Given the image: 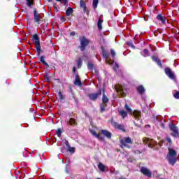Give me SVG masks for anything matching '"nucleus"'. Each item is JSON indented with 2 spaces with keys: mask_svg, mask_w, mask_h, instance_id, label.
Here are the masks:
<instances>
[{
  "mask_svg": "<svg viewBox=\"0 0 179 179\" xmlns=\"http://www.w3.org/2000/svg\"><path fill=\"white\" fill-rule=\"evenodd\" d=\"M166 159L171 166H174L177 162V152H176V150L169 148Z\"/></svg>",
  "mask_w": 179,
  "mask_h": 179,
  "instance_id": "nucleus-1",
  "label": "nucleus"
},
{
  "mask_svg": "<svg viewBox=\"0 0 179 179\" xmlns=\"http://www.w3.org/2000/svg\"><path fill=\"white\" fill-rule=\"evenodd\" d=\"M33 40H34L35 48L36 50L38 57H40L41 54V45H40V38L38 35L34 34L33 36Z\"/></svg>",
  "mask_w": 179,
  "mask_h": 179,
  "instance_id": "nucleus-2",
  "label": "nucleus"
},
{
  "mask_svg": "<svg viewBox=\"0 0 179 179\" xmlns=\"http://www.w3.org/2000/svg\"><path fill=\"white\" fill-rule=\"evenodd\" d=\"M79 39L80 43V51H85V50H86V47L90 43V41L86 38V36L80 37Z\"/></svg>",
  "mask_w": 179,
  "mask_h": 179,
  "instance_id": "nucleus-3",
  "label": "nucleus"
},
{
  "mask_svg": "<svg viewBox=\"0 0 179 179\" xmlns=\"http://www.w3.org/2000/svg\"><path fill=\"white\" fill-rule=\"evenodd\" d=\"M103 56L104 57V58H106V64H108L109 65H114L113 66L114 71H117L118 69V64L117 63H114V61L108 59V53L103 51Z\"/></svg>",
  "mask_w": 179,
  "mask_h": 179,
  "instance_id": "nucleus-4",
  "label": "nucleus"
},
{
  "mask_svg": "<svg viewBox=\"0 0 179 179\" xmlns=\"http://www.w3.org/2000/svg\"><path fill=\"white\" fill-rule=\"evenodd\" d=\"M115 90L122 97H125V96H127V90H125L124 86L120 85H115Z\"/></svg>",
  "mask_w": 179,
  "mask_h": 179,
  "instance_id": "nucleus-5",
  "label": "nucleus"
},
{
  "mask_svg": "<svg viewBox=\"0 0 179 179\" xmlns=\"http://www.w3.org/2000/svg\"><path fill=\"white\" fill-rule=\"evenodd\" d=\"M121 148H129L127 143H132V140L129 137H124L120 139Z\"/></svg>",
  "mask_w": 179,
  "mask_h": 179,
  "instance_id": "nucleus-6",
  "label": "nucleus"
},
{
  "mask_svg": "<svg viewBox=\"0 0 179 179\" xmlns=\"http://www.w3.org/2000/svg\"><path fill=\"white\" fill-rule=\"evenodd\" d=\"M108 103V97L106 96V94H103L102 97V103L101 104V111L103 113V111H106V107H107V103Z\"/></svg>",
  "mask_w": 179,
  "mask_h": 179,
  "instance_id": "nucleus-7",
  "label": "nucleus"
},
{
  "mask_svg": "<svg viewBox=\"0 0 179 179\" xmlns=\"http://www.w3.org/2000/svg\"><path fill=\"white\" fill-rule=\"evenodd\" d=\"M125 108L127 110V111L129 113H130V114H133V115H134V118H136V120L137 118H139L141 115V111H138V110H134L132 113V109H131V108L128 107V106L127 104L125 105Z\"/></svg>",
  "mask_w": 179,
  "mask_h": 179,
  "instance_id": "nucleus-8",
  "label": "nucleus"
},
{
  "mask_svg": "<svg viewBox=\"0 0 179 179\" xmlns=\"http://www.w3.org/2000/svg\"><path fill=\"white\" fill-rule=\"evenodd\" d=\"M34 20L37 24H40V22H41V16L37 13V8H34Z\"/></svg>",
  "mask_w": 179,
  "mask_h": 179,
  "instance_id": "nucleus-9",
  "label": "nucleus"
},
{
  "mask_svg": "<svg viewBox=\"0 0 179 179\" xmlns=\"http://www.w3.org/2000/svg\"><path fill=\"white\" fill-rule=\"evenodd\" d=\"M169 127L171 131H172V136H174L175 138H177V136H178L179 133H178V129L177 128V127H176V125L173 124H169Z\"/></svg>",
  "mask_w": 179,
  "mask_h": 179,
  "instance_id": "nucleus-10",
  "label": "nucleus"
},
{
  "mask_svg": "<svg viewBox=\"0 0 179 179\" xmlns=\"http://www.w3.org/2000/svg\"><path fill=\"white\" fill-rule=\"evenodd\" d=\"M144 143H147L149 146V148H153L155 145H157V143L155 142V140L150 139V138H145L143 140Z\"/></svg>",
  "mask_w": 179,
  "mask_h": 179,
  "instance_id": "nucleus-11",
  "label": "nucleus"
},
{
  "mask_svg": "<svg viewBox=\"0 0 179 179\" xmlns=\"http://www.w3.org/2000/svg\"><path fill=\"white\" fill-rule=\"evenodd\" d=\"M80 8L83 9V13L89 15V11L87 10V7L86 6V3L83 0H80Z\"/></svg>",
  "mask_w": 179,
  "mask_h": 179,
  "instance_id": "nucleus-12",
  "label": "nucleus"
},
{
  "mask_svg": "<svg viewBox=\"0 0 179 179\" xmlns=\"http://www.w3.org/2000/svg\"><path fill=\"white\" fill-rule=\"evenodd\" d=\"M67 125H71V127H76L78 125V122H76V119L73 117L69 118L66 122Z\"/></svg>",
  "mask_w": 179,
  "mask_h": 179,
  "instance_id": "nucleus-13",
  "label": "nucleus"
},
{
  "mask_svg": "<svg viewBox=\"0 0 179 179\" xmlns=\"http://www.w3.org/2000/svg\"><path fill=\"white\" fill-rule=\"evenodd\" d=\"M141 173L144 174V176H146L147 177H152V173H150V171L147 168L143 167L141 169Z\"/></svg>",
  "mask_w": 179,
  "mask_h": 179,
  "instance_id": "nucleus-14",
  "label": "nucleus"
},
{
  "mask_svg": "<svg viewBox=\"0 0 179 179\" xmlns=\"http://www.w3.org/2000/svg\"><path fill=\"white\" fill-rule=\"evenodd\" d=\"M74 85L76 86H80V87L82 86V81H80V78L79 77V74H76Z\"/></svg>",
  "mask_w": 179,
  "mask_h": 179,
  "instance_id": "nucleus-15",
  "label": "nucleus"
},
{
  "mask_svg": "<svg viewBox=\"0 0 179 179\" xmlns=\"http://www.w3.org/2000/svg\"><path fill=\"white\" fill-rule=\"evenodd\" d=\"M165 73L170 78V79H174V74L173 72H171V70L170 69H165Z\"/></svg>",
  "mask_w": 179,
  "mask_h": 179,
  "instance_id": "nucleus-16",
  "label": "nucleus"
},
{
  "mask_svg": "<svg viewBox=\"0 0 179 179\" xmlns=\"http://www.w3.org/2000/svg\"><path fill=\"white\" fill-rule=\"evenodd\" d=\"M101 134L104 135V136H106L108 139L111 138V133H110L108 131L106 130H101Z\"/></svg>",
  "mask_w": 179,
  "mask_h": 179,
  "instance_id": "nucleus-17",
  "label": "nucleus"
},
{
  "mask_svg": "<svg viewBox=\"0 0 179 179\" xmlns=\"http://www.w3.org/2000/svg\"><path fill=\"white\" fill-rule=\"evenodd\" d=\"M157 20H159L160 22H162V23L163 24H166V17L162 15H158L157 16Z\"/></svg>",
  "mask_w": 179,
  "mask_h": 179,
  "instance_id": "nucleus-18",
  "label": "nucleus"
},
{
  "mask_svg": "<svg viewBox=\"0 0 179 179\" xmlns=\"http://www.w3.org/2000/svg\"><path fill=\"white\" fill-rule=\"evenodd\" d=\"M98 168L101 171L104 172L106 171V169H107V166L103 164V163H99L98 164Z\"/></svg>",
  "mask_w": 179,
  "mask_h": 179,
  "instance_id": "nucleus-19",
  "label": "nucleus"
},
{
  "mask_svg": "<svg viewBox=\"0 0 179 179\" xmlns=\"http://www.w3.org/2000/svg\"><path fill=\"white\" fill-rule=\"evenodd\" d=\"M101 95V92H98L96 94H94L91 95V100H97V98L99 97V96Z\"/></svg>",
  "mask_w": 179,
  "mask_h": 179,
  "instance_id": "nucleus-20",
  "label": "nucleus"
},
{
  "mask_svg": "<svg viewBox=\"0 0 179 179\" xmlns=\"http://www.w3.org/2000/svg\"><path fill=\"white\" fill-rule=\"evenodd\" d=\"M73 13V10L72 8H68L67 10H66V16H71Z\"/></svg>",
  "mask_w": 179,
  "mask_h": 179,
  "instance_id": "nucleus-21",
  "label": "nucleus"
},
{
  "mask_svg": "<svg viewBox=\"0 0 179 179\" xmlns=\"http://www.w3.org/2000/svg\"><path fill=\"white\" fill-rule=\"evenodd\" d=\"M44 58H45L44 56H41V57H40L39 59H40L41 62L42 64H43V65H45V66H50L48 64L47 62H45V59H44Z\"/></svg>",
  "mask_w": 179,
  "mask_h": 179,
  "instance_id": "nucleus-22",
  "label": "nucleus"
},
{
  "mask_svg": "<svg viewBox=\"0 0 179 179\" xmlns=\"http://www.w3.org/2000/svg\"><path fill=\"white\" fill-rule=\"evenodd\" d=\"M76 64L78 65V69H80V68H82V65H83V63H82V58L79 57L78 59V60H76Z\"/></svg>",
  "mask_w": 179,
  "mask_h": 179,
  "instance_id": "nucleus-23",
  "label": "nucleus"
},
{
  "mask_svg": "<svg viewBox=\"0 0 179 179\" xmlns=\"http://www.w3.org/2000/svg\"><path fill=\"white\" fill-rule=\"evenodd\" d=\"M152 61H155V62H157V64L159 65V66H162V62H160V60H159V59H157V57L156 56H153L152 57Z\"/></svg>",
  "mask_w": 179,
  "mask_h": 179,
  "instance_id": "nucleus-24",
  "label": "nucleus"
},
{
  "mask_svg": "<svg viewBox=\"0 0 179 179\" xmlns=\"http://www.w3.org/2000/svg\"><path fill=\"white\" fill-rule=\"evenodd\" d=\"M137 92L142 94V93H145V88L143 87V86L141 85L138 87H137Z\"/></svg>",
  "mask_w": 179,
  "mask_h": 179,
  "instance_id": "nucleus-25",
  "label": "nucleus"
},
{
  "mask_svg": "<svg viewBox=\"0 0 179 179\" xmlns=\"http://www.w3.org/2000/svg\"><path fill=\"white\" fill-rule=\"evenodd\" d=\"M119 114L122 117V118H125V117L128 115V113L125 110L119 111Z\"/></svg>",
  "mask_w": 179,
  "mask_h": 179,
  "instance_id": "nucleus-26",
  "label": "nucleus"
},
{
  "mask_svg": "<svg viewBox=\"0 0 179 179\" xmlns=\"http://www.w3.org/2000/svg\"><path fill=\"white\" fill-rule=\"evenodd\" d=\"M27 1V5L29 6V8H31L32 5H34V0H26Z\"/></svg>",
  "mask_w": 179,
  "mask_h": 179,
  "instance_id": "nucleus-27",
  "label": "nucleus"
},
{
  "mask_svg": "<svg viewBox=\"0 0 179 179\" xmlns=\"http://www.w3.org/2000/svg\"><path fill=\"white\" fill-rule=\"evenodd\" d=\"M97 5H99V0H93L92 1V8L96 9L97 8Z\"/></svg>",
  "mask_w": 179,
  "mask_h": 179,
  "instance_id": "nucleus-28",
  "label": "nucleus"
},
{
  "mask_svg": "<svg viewBox=\"0 0 179 179\" xmlns=\"http://www.w3.org/2000/svg\"><path fill=\"white\" fill-rule=\"evenodd\" d=\"M91 133L92 135H94L95 136V138H97L98 139H103L101 138V137L100 136V134H98L97 133H96V131H91Z\"/></svg>",
  "mask_w": 179,
  "mask_h": 179,
  "instance_id": "nucleus-29",
  "label": "nucleus"
},
{
  "mask_svg": "<svg viewBox=\"0 0 179 179\" xmlns=\"http://www.w3.org/2000/svg\"><path fill=\"white\" fill-rule=\"evenodd\" d=\"M141 55H143V57H149V52L148 50L145 49L143 52H141Z\"/></svg>",
  "mask_w": 179,
  "mask_h": 179,
  "instance_id": "nucleus-30",
  "label": "nucleus"
},
{
  "mask_svg": "<svg viewBox=\"0 0 179 179\" xmlns=\"http://www.w3.org/2000/svg\"><path fill=\"white\" fill-rule=\"evenodd\" d=\"M56 134L57 135L58 138H61V136L62 135V130L61 129H58L56 131Z\"/></svg>",
  "mask_w": 179,
  "mask_h": 179,
  "instance_id": "nucleus-31",
  "label": "nucleus"
},
{
  "mask_svg": "<svg viewBox=\"0 0 179 179\" xmlns=\"http://www.w3.org/2000/svg\"><path fill=\"white\" fill-rule=\"evenodd\" d=\"M59 100H65V97L64 96V95L62 94V92L61 91H59Z\"/></svg>",
  "mask_w": 179,
  "mask_h": 179,
  "instance_id": "nucleus-32",
  "label": "nucleus"
},
{
  "mask_svg": "<svg viewBox=\"0 0 179 179\" xmlns=\"http://www.w3.org/2000/svg\"><path fill=\"white\" fill-rule=\"evenodd\" d=\"M101 23H103V21H101V20H98V29L99 30H101V29H103V27L101 26Z\"/></svg>",
  "mask_w": 179,
  "mask_h": 179,
  "instance_id": "nucleus-33",
  "label": "nucleus"
},
{
  "mask_svg": "<svg viewBox=\"0 0 179 179\" xmlns=\"http://www.w3.org/2000/svg\"><path fill=\"white\" fill-rule=\"evenodd\" d=\"M113 126L115 128H117V129H122V126L118 124L117 123L114 122Z\"/></svg>",
  "mask_w": 179,
  "mask_h": 179,
  "instance_id": "nucleus-34",
  "label": "nucleus"
},
{
  "mask_svg": "<svg viewBox=\"0 0 179 179\" xmlns=\"http://www.w3.org/2000/svg\"><path fill=\"white\" fill-rule=\"evenodd\" d=\"M67 150L70 153H75V148L73 147H69Z\"/></svg>",
  "mask_w": 179,
  "mask_h": 179,
  "instance_id": "nucleus-35",
  "label": "nucleus"
},
{
  "mask_svg": "<svg viewBox=\"0 0 179 179\" xmlns=\"http://www.w3.org/2000/svg\"><path fill=\"white\" fill-rule=\"evenodd\" d=\"M64 145L66 146L67 148L71 147V145H69V141H68V140L64 141Z\"/></svg>",
  "mask_w": 179,
  "mask_h": 179,
  "instance_id": "nucleus-36",
  "label": "nucleus"
},
{
  "mask_svg": "<svg viewBox=\"0 0 179 179\" xmlns=\"http://www.w3.org/2000/svg\"><path fill=\"white\" fill-rule=\"evenodd\" d=\"M57 2H63L64 5H66L68 3V0H56Z\"/></svg>",
  "mask_w": 179,
  "mask_h": 179,
  "instance_id": "nucleus-37",
  "label": "nucleus"
},
{
  "mask_svg": "<svg viewBox=\"0 0 179 179\" xmlns=\"http://www.w3.org/2000/svg\"><path fill=\"white\" fill-rule=\"evenodd\" d=\"M72 99L76 103H78V99H76V96H75V94L73 92H72Z\"/></svg>",
  "mask_w": 179,
  "mask_h": 179,
  "instance_id": "nucleus-38",
  "label": "nucleus"
},
{
  "mask_svg": "<svg viewBox=\"0 0 179 179\" xmlns=\"http://www.w3.org/2000/svg\"><path fill=\"white\" fill-rule=\"evenodd\" d=\"M44 78L47 80V82H50V77H48V74H45Z\"/></svg>",
  "mask_w": 179,
  "mask_h": 179,
  "instance_id": "nucleus-39",
  "label": "nucleus"
},
{
  "mask_svg": "<svg viewBox=\"0 0 179 179\" xmlns=\"http://www.w3.org/2000/svg\"><path fill=\"white\" fill-rule=\"evenodd\" d=\"M110 54L112 55V57H115V52L114 51V50H110Z\"/></svg>",
  "mask_w": 179,
  "mask_h": 179,
  "instance_id": "nucleus-40",
  "label": "nucleus"
},
{
  "mask_svg": "<svg viewBox=\"0 0 179 179\" xmlns=\"http://www.w3.org/2000/svg\"><path fill=\"white\" fill-rule=\"evenodd\" d=\"M175 99H179V92H176L173 94Z\"/></svg>",
  "mask_w": 179,
  "mask_h": 179,
  "instance_id": "nucleus-41",
  "label": "nucleus"
},
{
  "mask_svg": "<svg viewBox=\"0 0 179 179\" xmlns=\"http://www.w3.org/2000/svg\"><path fill=\"white\" fill-rule=\"evenodd\" d=\"M166 141L169 143V145H171V138L167 137L166 138Z\"/></svg>",
  "mask_w": 179,
  "mask_h": 179,
  "instance_id": "nucleus-42",
  "label": "nucleus"
},
{
  "mask_svg": "<svg viewBox=\"0 0 179 179\" xmlns=\"http://www.w3.org/2000/svg\"><path fill=\"white\" fill-rule=\"evenodd\" d=\"M73 112H71L70 114H69V118H73Z\"/></svg>",
  "mask_w": 179,
  "mask_h": 179,
  "instance_id": "nucleus-43",
  "label": "nucleus"
},
{
  "mask_svg": "<svg viewBox=\"0 0 179 179\" xmlns=\"http://www.w3.org/2000/svg\"><path fill=\"white\" fill-rule=\"evenodd\" d=\"M70 36H76V33H75V31L71 32Z\"/></svg>",
  "mask_w": 179,
  "mask_h": 179,
  "instance_id": "nucleus-44",
  "label": "nucleus"
},
{
  "mask_svg": "<svg viewBox=\"0 0 179 179\" xmlns=\"http://www.w3.org/2000/svg\"><path fill=\"white\" fill-rule=\"evenodd\" d=\"M94 72H95V76H99V71L94 69Z\"/></svg>",
  "mask_w": 179,
  "mask_h": 179,
  "instance_id": "nucleus-45",
  "label": "nucleus"
},
{
  "mask_svg": "<svg viewBox=\"0 0 179 179\" xmlns=\"http://www.w3.org/2000/svg\"><path fill=\"white\" fill-rule=\"evenodd\" d=\"M87 68H88V69H90V62L87 63Z\"/></svg>",
  "mask_w": 179,
  "mask_h": 179,
  "instance_id": "nucleus-46",
  "label": "nucleus"
},
{
  "mask_svg": "<svg viewBox=\"0 0 179 179\" xmlns=\"http://www.w3.org/2000/svg\"><path fill=\"white\" fill-rule=\"evenodd\" d=\"M73 73L76 72V67H73Z\"/></svg>",
  "mask_w": 179,
  "mask_h": 179,
  "instance_id": "nucleus-47",
  "label": "nucleus"
},
{
  "mask_svg": "<svg viewBox=\"0 0 179 179\" xmlns=\"http://www.w3.org/2000/svg\"><path fill=\"white\" fill-rule=\"evenodd\" d=\"M61 20H62V22H65V17H62Z\"/></svg>",
  "mask_w": 179,
  "mask_h": 179,
  "instance_id": "nucleus-48",
  "label": "nucleus"
},
{
  "mask_svg": "<svg viewBox=\"0 0 179 179\" xmlns=\"http://www.w3.org/2000/svg\"><path fill=\"white\" fill-rule=\"evenodd\" d=\"M53 8H54V9L55 10H58V8H57V6H53Z\"/></svg>",
  "mask_w": 179,
  "mask_h": 179,
  "instance_id": "nucleus-49",
  "label": "nucleus"
},
{
  "mask_svg": "<svg viewBox=\"0 0 179 179\" xmlns=\"http://www.w3.org/2000/svg\"><path fill=\"white\" fill-rule=\"evenodd\" d=\"M70 92H71V94L72 93H73V91L72 90V88L70 87Z\"/></svg>",
  "mask_w": 179,
  "mask_h": 179,
  "instance_id": "nucleus-50",
  "label": "nucleus"
},
{
  "mask_svg": "<svg viewBox=\"0 0 179 179\" xmlns=\"http://www.w3.org/2000/svg\"><path fill=\"white\" fill-rule=\"evenodd\" d=\"M93 68V64H90V69L92 70Z\"/></svg>",
  "mask_w": 179,
  "mask_h": 179,
  "instance_id": "nucleus-51",
  "label": "nucleus"
},
{
  "mask_svg": "<svg viewBox=\"0 0 179 179\" xmlns=\"http://www.w3.org/2000/svg\"><path fill=\"white\" fill-rule=\"evenodd\" d=\"M48 2H52V0H48Z\"/></svg>",
  "mask_w": 179,
  "mask_h": 179,
  "instance_id": "nucleus-52",
  "label": "nucleus"
},
{
  "mask_svg": "<svg viewBox=\"0 0 179 179\" xmlns=\"http://www.w3.org/2000/svg\"><path fill=\"white\" fill-rule=\"evenodd\" d=\"M9 174H10V176H12V173H11V172H9Z\"/></svg>",
  "mask_w": 179,
  "mask_h": 179,
  "instance_id": "nucleus-53",
  "label": "nucleus"
},
{
  "mask_svg": "<svg viewBox=\"0 0 179 179\" xmlns=\"http://www.w3.org/2000/svg\"><path fill=\"white\" fill-rule=\"evenodd\" d=\"M145 127H150V125H147V126H145Z\"/></svg>",
  "mask_w": 179,
  "mask_h": 179,
  "instance_id": "nucleus-54",
  "label": "nucleus"
},
{
  "mask_svg": "<svg viewBox=\"0 0 179 179\" xmlns=\"http://www.w3.org/2000/svg\"><path fill=\"white\" fill-rule=\"evenodd\" d=\"M27 23H29V20H27Z\"/></svg>",
  "mask_w": 179,
  "mask_h": 179,
  "instance_id": "nucleus-55",
  "label": "nucleus"
},
{
  "mask_svg": "<svg viewBox=\"0 0 179 179\" xmlns=\"http://www.w3.org/2000/svg\"><path fill=\"white\" fill-rule=\"evenodd\" d=\"M89 97H90V94H88Z\"/></svg>",
  "mask_w": 179,
  "mask_h": 179,
  "instance_id": "nucleus-56",
  "label": "nucleus"
}]
</instances>
